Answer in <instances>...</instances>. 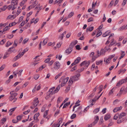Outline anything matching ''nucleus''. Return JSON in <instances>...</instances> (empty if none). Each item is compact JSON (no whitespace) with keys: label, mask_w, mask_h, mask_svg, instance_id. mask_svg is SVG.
<instances>
[{"label":"nucleus","mask_w":127,"mask_h":127,"mask_svg":"<svg viewBox=\"0 0 127 127\" xmlns=\"http://www.w3.org/2000/svg\"><path fill=\"white\" fill-rule=\"evenodd\" d=\"M14 36L12 34L11 35H7V37L9 39H11Z\"/></svg>","instance_id":"obj_52"},{"label":"nucleus","mask_w":127,"mask_h":127,"mask_svg":"<svg viewBox=\"0 0 127 127\" xmlns=\"http://www.w3.org/2000/svg\"><path fill=\"white\" fill-rule=\"evenodd\" d=\"M110 118V116L109 114H107L105 115L104 119L106 121L108 120Z\"/></svg>","instance_id":"obj_23"},{"label":"nucleus","mask_w":127,"mask_h":127,"mask_svg":"<svg viewBox=\"0 0 127 127\" xmlns=\"http://www.w3.org/2000/svg\"><path fill=\"white\" fill-rule=\"evenodd\" d=\"M62 98L60 97L58 98L57 101V103L58 104L62 100Z\"/></svg>","instance_id":"obj_37"},{"label":"nucleus","mask_w":127,"mask_h":127,"mask_svg":"<svg viewBox=\"0 0 127 127\" xmlns=\"http://www.w3.org/2000/svg\"><path fill=\"white\" fill-rule=\"evenodd\" d=\"M76 116V115L75 114H73L71 116V118L72 119L74 118Z\"/></svg>","instance_id":"obj_53"},{"label":"nucleus","mask_w":127,"mask_h":127,"mask_svg":"<svg viewBox=\"0 0 127 127\" xmlns=\"http://www.w3.org/2000/svg\"><path fill=\"white\" fill-rule=\"evenodd\" d=\"M6 39H3L0 42V44L1 45H2L4 44L5 42Z\"/></svg>","instance_id":"obj_43"},{"label":"nucleus","mask_w":127,"mask_h":127,"mask_svg":"<svg viewBox=\"0 0 127 127\" xmlns=\"http://www.w3.org/2000/svg\"><path fill=\"white\" fill-rule=\"evenodd\" d=\"M13 6L12 5V4H11L10 5L8 6L7 7V8L9 10H10L11 9L12 10V8H13Z\"/></svg>","instance_id":"obj_55"},{"label":"nucleus","mask_w":127,"mask_h":127,"mask_svg":"<svg viewBox=\"0 0 127 127\" xmlns=\"http://www.w3.org/2000/svg\"><path fill=\"white\" fill-rule=\"evenodd\" d=\"M29 40V39L28 38H26L23 40V43L24 44H25L28 42Z\"/></svg>","instance_id":"obj_46"},{"label":"nucleus","mask_w":127,"mask_h":127,"mask_svg":"<svg viewBox=\"0 0 127 127\" xmlns=\"http://www.w3.org/2000/svg\"><path fill=\"white\" fill-rule=\"evenodd\" d=\"M5 65L4 64L2 65L0 68V71H2L5 68Z\"/></svg>","instance_id":"obj_62"},{"label":"nucleus","mask_w":127,"mask_h":127,"mask_svg":"<svg viewBox=\"0 0 127 127\" xmlns=\"http://www.w3.org/2000/svg\"><path fill=\"white\" fill-rule=\"evenodd\" d=\"M80 76V74L78 73L71 77L68 81V83L70 85H72L73 82L77 81L79 79Z\"/></svg>","instance_id":"obj_1"},{"label":"nucleus","mask_w":127,"mask_h":127,"mask_svg":"<svg viewBox=\"0 0 127 127\" xmlns=\"http://www.w3.org/2000/svg\"><path fill=\"white\" fill-rule=\"evenodd\" d=\"M90 63V61H84L80 64V65L81 66H84L88 67Z\"/></svg>","instance_id":"obj_7"},{"label":"nucleus","mask_w":127,"mask_h":127,"mask_svg":"<svg viewBox=\"0 0 127 127\" xmlns=\"http://www.w3.org/2000/svg\"><path fill=\"white\" fill-rule=\"evenodd\" d=\"M16 72V73H14V77H16L17 74L18 76H20L21 75V72Z\"/></svg>","instance_id":"obj_21"},{"label":"nucleus","mask_w":127,"mask_h":127,"mask_svg":"<svg viewBox=\"0 0 127 127\" xmlns=\"http://www.w3.org/2000/svg\"><path fill=\"white\" fill-rule=\"evenodd\" d=\"M6 8L7 7H6V5H4L2 8H1L2 11H5V10L6 9Z\"/></svg>","instance_id":"obj_56"},{"label":"nucleus","mask_w":127,"mask_h":127,"mask_svg":"<svg viewBox=\"0 0 127 127\" xmlns=\"http://www.w3.org/2000/svg\"><path fill=\"white\" fill-rule=\"evenodd\" d=\"M59 122H58V124H57L58 125H60L61 124L62 122V118H60L59 120Z\"/></svg>","instance_id":"obj_45"},{"label":"nucleus","mask_w":127,"mask_h":127,"mask_svg":"<svg viewBox=\"0 0 127 127\" xmlns=\"http://www.w3.org/2000/svg\"><path fill=\"white\" fill-rule=\"evenodd\" d=\"M39 77V75H38L36 74L34 75V78L35 80H36Z\"/></svg>","instance_id":"obj_60"},{"label":"nucleus","mask_w":127,"mask_h":127,"mask_svg":"<svg viewBox=\"0 0 127 127\" xmlns=\"http://www.w3.org/2000/svg\"><path fill=\"white\" fill-rule=\"evenodd\" d=\"M101 54H104L105 53V51L103 49H101L100 51Z\"/></svg>","instance_id":"obj_57"},{"label":"nucleus","mask_w":127,"mask_h":127,"mask_svg":"<svg viewBox=\"0 0 127 127\" xmlns=\"http://www.w3.org/2000/svg\"><path fill=\"white\" fill-rule=\"evenodd\" d=\"M69 79V78L68 77H67L66 78L64 79L63 77H62L59 80V82H62L61 85L62 87L64 86L65 85L68 80Z\"/></svg>","instance_id":"obj_3"},{"label":"nucleus","mask_w":127,"mask_h":127,"mask_svg":"<svg viewBox=\"0 0 127 127\" xmlns=\"http://www.w3.org/2000/svg\"><path fill=\"white\" fill-rule=\"evenodd\" d=\"M68 86L67 87L65 90V91L67 92H68L69 90L70 89V86L71 85H70V84L68 83Z\"/></svg>","instance_id":"obj_34"},{"label":"nucleus","mask_w":127,"mask_h":127,"mask_svg":"<svg viewBox=\"0 0 127 127\" xmlns=\"http://www.w3.org/2000/svg\"><path fill=\"white\" fill-rule=\"evenodd\" d=\"M11 4L13 6V8H12V10H14L17 7L18 5V2L16 0H12L11 1Z\"/></svg>","instance_id":"obj_6"},{"label":"nucleus","mask_w":127,"mask_h":127,"mask_svg":"<svg viewBox=\"0 0 127 127\" xmlns=\"http://www.w3.org/2000/svg\"><path fill=\"white\" fill-rule=\"evenodd\" d=\"M103 118L102 117H101L100 119L99 124V125H101L102 124L103 122Z\"/></svg>","instance_id":"obj_44"},{"label":"nucleus","mask_w":127,"mask_h":127,"mask_svg":"<svg viewBox=\"0 0 127 127\" xmlns=\"http://www.w3.org/2000/svg\"><path fill=\"white\" fill-rule=\"evenodd\" d=\"M81 60V58L80 57H78L74 61V62L76 64H78L79 62Z\"/></svg>","instance_id":"obj_17"},{"label":"nucleus","mask_w":127,"mask_h":127,"mask_svg":"<svg viewBox=\"0 0 127 127\" xmlns=\"http://www.w3.org/2000/svg\"><path fill=\"white\" fill-rule=\"evenodd\" d=\"M122 108V106H121L119 107H117L114 108L113 110V112H115L121 110Z\"/></svg>","instance_id":"obj_13"},{"label":"nucleus","mask_w":127,"mask_h":127,"mask_svg":"<svg viewBox=\"0 0 127 127\" xmlns=\"http://www.w3.org/2000/svg\"><path fill=\"white\" fill-rule=\"evenodd\" d=\"M37 85H35L34 88L32 90L33 92L34 93L35 92L36 90L37 91H38L39 90L41 86L40 85H39L37 87V88L36 89V87Z\"/></svg>","instance_id":"obj_12"},{"label":"nucleus","mask_w":127,"mask_h":127,"mask_svg":"<svg viewBox=\"0 0 127 127\" xmlns=\"http://www.w3.org/2000/svg\"><path fill=\"white\" fill-rule=\"evenodd\" d=\"M102 34V32L101 31H99L97 33V34H96V37H98L100 35H101Z\"/></svg>","instance_id":"obj_39"},{"label":"nucleus","mask_w":127,"mask_h":127,"mask_svg":"<svg viewBox=\"0 0 127 127\" xmlns=\"http://www.w3.org/2000/svg\"><path fill=\"white\" fill-rule=\"evenodd\" d=\"M119 101L118 99H116L114 100L113 102V104L114 105H115Z\"/></svg>","instance_id":"obj_49"},{"label":"nucleus","mask_w":127,"mask_h":127,"mask_svg":"<svg viewBox=\"0 0 127 127\" xmlns=\"http://www.w3.org/2000/svg\"><path fill=\"white\" fill-rule=\"evenodd\" d=\"M60 67V64L59 62H56L55 63V66L54 67V69H58Z\"/></svg>","instance_id":"obj_9"},{"label":"nucleus","mask_w":127,"mask_h":127,"mask_svg":"<svg viewBox=\"0 0 127 127\" xmlns=\"http://www.w3.org/2000/svg\"><path fill=\"white\" fill-rule=\"evenodd\" d=\"M110 46H106L105 48V49L106 51H109L110 50V49L109 48Z\"/></svg>","instance_id":"obj_51"},{"label":"nucleus","mask_w":127,"mask_h":127,"mask_svg":"<svg viewBox=\"0 0 127 127\" xmlns=\"http://www.w3.org/2000/svg\"><path fill=\"white\" fill-rule=\"evenodd\" d=\"M54 89V87L50 89L49 91H48V93L49 94H51L52 95L55 94V93H53V92H54V91H53V90Z\"/></svg>","instance_id":"obj_18"},{"label":"nucleus","mask_w":127,"mask_h":127,"mask_svg":"<svg viewBox=\"0 0 127 127\" xmlns=\"http://www.w3.org/2000/svg\"><path fill=\"white\" fill-rule=\"evenodd\" d=\"M39 115V113H38L35 114L34 116V119L35 120H36L37 121H38V120L37 119V118L38 117Z\"/></svg>","instance_id":"obj_16"},{"label":"nucleus","mask_w":127,"mask_h":127,"mask_svg":"<svg viewBox=\"0 0 127 127\" xmlns=\"http://www.w3.org/2000/svg\"><path fill=\"white\" fill-rule=\"evenodd\" d=\"M126 115V114L125 113L122 112L121 113L120 115H119V119H121L123 117L125 116Z\"/></svg>","instance_id":"obj_14"},{"label":"nucleus","mask_w":127,"mask_h":127,"mask_svg":"<svg viewBox=\"0 0 127 127\" xmlns=\"http://www.w3.org/2000/svg\"><path fill=\"white\" fill-rule=\"evenodd\" d=\"M47 106V105L45 104L44 105L43 107L41 109V112H43L45 110V108L46 107V106Z\"/></svg>","instance_id":"obj_28"},{"label":"nucleus","mask_w":127,"mask_h":127,"mask_svg":"<svg viewBox=\"0 0 127 127\" xmlns=\"http://www.w3.org/2000/svg\"><path fill=\"white\" fill-rule=\"evenodd\" d=\"M116 87H115L113 88L110 91V92L109 93V95H110L112 94H113V92H114L115 90L116 89Z\"/></svg>","instance_id":"obj_24"},{"label":"nucleus","mask_w":127,"mask_h":127,"mask_svg":"<svg viewBox=\"0 0 127 127\" xmlns=\"http://www.w3.org/2000/svg\"><path fill=\"white\" fill-rule=\"evenodd\" d=\"M9 54V53H6V54H5L4 56H3V59H4L6 58L8 56H7V55H8Z\"/></svg>","instance_id":"obj_47"},{"label":"nucleus","mask_w":127,"mask_h":127,"mask_svg":"<svg viewBox=\"0 0 127 127\" xmlns=\"http://www.w3.org/2000/svg\"><path fill=\"white\" fill-rule=\"evenodd\" d=\"M15 98L14 96H13L12 95H10L9 98V99L10 101L12 100Z\"/></svg>","instance_id":"obj_50"},{"label":"nucleus","mask_w":127,"mask_h":127,"mask_svg":"<svg viewBox=\"0 0 127 127\" xmlns=\"http://www.w3.org/2000/svg\"><path fill=\"white\" fill-rule=\"evenodd\" d=\"M110 60L108 58L107 59L106 58L104 59V61L106 63H108L110 62Z\"/></svg>","instance_id":"obj_27"},{"label":"nucleus","mask_w":127,"mask_h":127,"mask_svg":"<svg viewBox=\"0 0 127 127\" xmlns=\"http://www.w3.org/2000/svg\"><path fill=\"white\" fill-rule=\"evenodd\" d=\"M93 21L94 20L92 17H91L89 18L88 20V22H91Z\"/></svg>","instance_id":"obj_54"},{"label":"nucleus","mask_w":127,"mask_h":127,"mask_svg":"<svg viewBox=\"0 0 127 127\" xmlns=\"http://www.w3.org/2000/svg\"><path fill=\"white\" fill-rule=\"evenodd\" d=\"M54 96H52V94H49L47 93L46 96L45 97V99H49V102H51L53 99L55 98Z\"/></svg>","instance_id":"obj_5"},{"label":"nucleus","mask_w":127,"mask_h":127,"mask_svg":"<svg viewBox=\"0 0 127 127\" xmlns=\"http://www.w3.org/2000/svg\"><path fill=\"white\" fill-rule=\"evenodd\" d=\"M77 41L76 40H75L74 41L70 43V46L72 47H73L74 45L77 43Z\"/></svg>","instance_id":"obj_20"},{"label":"nucleus","mask_w":127,"mask_h":127,"mask_svg":"<svg viewBox=\"0 0 127 127\" xmlns=\"http://www.w3.org/2000/svg\"><path fill=\"white\" fill-rule=\"evenodd\" d=\"M127 92V87L123 86L121 88L119 92L117 95V96H120L122 94H125Z\"/></svg>","instance_id":"obj_2"},{"label":"nucleus","mask_w":127,"mask_h":127,"mask_svg":"<svg viewBox=\"0 0 127 127\" xmlns=\"http://www.w3.org/2000/svg\"><path fill=\"white\" fill-rule=\"evenodd\" d=\"M103 61L102 60H100L99 61H96V64L97 65H99L100 64H102V63Z\"/></svg>","instance_id":"obj_30"},{"label":"nucleus","mask_w":127,"mask_h":127,"mask_svg":"<svg viewBox=\"0 0 127 127\" xmlns=\"http://www.w3.org/2000/svg\"><path fill=\"white\" fill-rule=\"evenodd\" d=\"M127 29V24L126 25L120 27L118 29V31H122L124 30H126Z\"/></svg>","instance_id":"obj_11"},{"label":"nucleus","mask_w":127,"mask_h":127,"mask_svg":"<svg viewBox=\"0 0 127 127\" xmlns=\"http://www.w3.org/2000/svg\"><path fill=\"white\" fill-rule=\"evenodd\" d=\"M119 114H116L114 116L113 118V119L115 120H117L118 118V117H119Z\"/></svg>","instance_id":"obj_40"},{"label":"nucleus","mask_w":127,"mask_h":127,"mask_svg":"<svg viewBox=\"0 0 127 127\" xmlns=\"http://www.w3.org/2000/svg\"><path fill=\"white\" fill-rule=\"evenodd\" d=\"M74 14V13L73 12H71L67 16V18H69L71 17Z\"/></svg>","instance_id":"obj_36"},{"label":"nucleus","mask_w":127,"mask_h":127,"mask_svg":"<svg viewBox=\"0 0 127 127\" xmlns=\"http://www.w3.org/2000/svg\"><path fill=\"white\" fill-rule=\"evenodd\" d=\"M18 121L17 119V120L16 119H13L12 120V122L13 123H17L18 122Z\"/></svg>","instance_id":"obj_64"},{"label":"nucleus","mask_w":127,"mask_h":127,"mask_svg":"<svg viewBox=\"0 0 127 127\" xmlns=\"http://www.w3.org/2000/svg\"><path fill=\"white\" fill-rule=\"evenodd\" d=\"M38 99V98L37 97H36L34 99L32 105L31 107V108L33 109L38 104L39 101Z\"/></svg>","instance_id":"obj_4"},{"label":"nucleus","mask_w":127,"mask_h":127,"mask_svg":"<svg viewBox=\"0 0 127 127\" xmlns=\"http://www.w3.org/2000/svg\"><path fill=\"white\" fill-rule=\"evenodd\" d=\"M22 116L21 115H19L17 117V119L18 121H20L22 119Z\"/></svg>","instance_id":"obj_31"},{"label":"nucleus","mask_w":127,"mask_h":127,"mask_svg":"<svg viewBox=\"0 0 127 127\" xmlns=\"http://www.w3.org/2000/svg\"><path fill=\"white\" fill-rule=\"evenodd\" d=\"M121 52L122 53L121 54V56L119 58V59L120 60L123 58L125 55L124 51H121Z\"/></svg>","instance_id":"obj_26"},{"label":"nucleus","mask_w":127,"mask_h":127,"mask_svg":"<svg viewBox=\"0 0 127 127\" xmlns=\"http://www.w3.org/2000/svg\"><path fill=\"white\" fill-rule=\"evenodd\" d=\"M124 119L123 118L122 119H118L117 121V123L118 124H119L121 123H122L123 121H124Z\"/></svg>","instance_id":"obj_25"},{"label":"nucleus","mask_w":127,"mask_h":127,"mask_svg":"<svg viewBox=\"0 0 127 127\" xmlns=\"http://www.w3.org/2000/svg\"><path fill=\"white\" fill-rule=\"evenodd\" d=\"M60 88V86L59 85L56 88L55 90L54 91V92L53 93H55L58 92Z\"/></svg>","instance_id":"obj_19"},{"label":"nucleus","mask_w":127,"mask_h":127,"mask_svg":"<svg viewBox=\"0 0 127 127\" xmlns=\"http://www.w3.org/2000/svg\"><path fill=\"white\" fill-rule=\"evenodd\" d=\"M17 39H15L13 45L15 47H16L17 46V44L16 43V42H17Z\"/></svg>","instance_id":"obj_59"},{"label":"nucleus","mask_w":127,"mask_h":127,"mask_svg":"<svg viewBox=\"0 0 127 127\" xmlns=\"http://www.w3.org/2000/svg\"><path fill=\"white\" fill-rule=\"evenodd\" d=\"M12 43H11L9 41H8L7 42L6 44V47H8L10 45H11Z\"/></svg>","instance_id":"obj_32"},{"label":"nucleus","mask_w":127,"mask_h":127,"mask_svg":"<svg viewBox=\"0 0 127 127\" xmlns=\"http://www.w3.org/2000/svg\"><path fill=\"white\" fill-rule=\"evenodd\" d=\"M72 47H69L68 49H66L65 51V53L67 54H69L72 51Z\"/></svg>","instance_id":"obj_10"},{"label":"nucleus","mask_w":127,"mask_h":127,"mask_svg":"<svg viewBox=\"0 0 127 127\" xmlns=\"http://www.w3.org/2000/svg\"><path fill=\"white\" fill-rule=\"evenodd\" d=\"M99 110V108H97L95 109L93 111V112L94 113L96 114L98 112Z\"/></svg>","instance_id":"obj_35"},{"label":"nucleus","mask_w":127,"mask_h":127,"mask_svg":"<svg viewBox=\"0 0 127 127\" xmlns=\"http://www.w3.org/2000/svg\"><path fill=\"white\" fill-rule=\"evenodd\" d=\"M62 73L61 72L59 73L55 77V79L56 80L62 74Z\"/></svg>","instance_id":"obj_41"},{"label":"nucleus","mask_w":127,"mask_h":127,"mask_svg":"<svg viewBox=\"0 0 127 127\" xmlns=\"http://www.w3.org/2000/svg\"><path fill=\"white\" fill-rule=\"evenodd\" d=\"M16 108V107L10 109L9 111V112H12L14 111L15 110Z\"/></svg>","instance_id":"obj_58"},{"label":"nucleus","mask_w":127,"mask_h":127,"mask_svg":"<svg viewBox=\"0 0 127 127\" xmlns=\"http://www.w3.org/2000/svg\"><path fill=\"white\" fill-rule=\"evenodd\" d=\"M47 38H45L43 40L42 42L43 45H45L47 43Z\"/></svg>","instance_id":"obj_33"},{"label":"nucleus","mask_w":127,"mask_h":127,"mask_svg":"<svg viewBox=\"0 0 127 127\" xmlns=\"http://www.w3.org/2000/svg\"><path fill=\"white\" fill-rule=\"evenodd\" d=\"M48 110H46L44 112V114L43 115V117L44 118H46L47 119V120H48L49 118L48 117V116L46 117V116L48 114Z\"/></svg>","instance_id":"obj_15"},{"label":"nucleus","mask_w":127,"mask_h":127,"mask_svg":"<svg viewBox=\"0 0 127 127\" xmlns=\"http://www.w3.org/2000/svg\"><path fill=\"white\" fill-rule=\"evenodd\" d=\"M77 66H75L71 69V71H73L77 69Z\"/></svg>","instance_id":"obj_38"},{"label":"nucleus","mask_w":127,"mask_h":127,"mask_svg":"<svg viewBox=\"0 0 127 127\" xmlns=\"http://www.w3.org/2000/svg\"><path fill=\"white\" fill-rule=\"evenodd\" d=\"M14 49V47H12L10 48L8 50V52H10L11 53H12L13 52V50H11V49H12L13 50V49Z\"/></svg>","instance_id":"obj_42"},{"label":"nucleus","mask_w":127,"mask_h":127,"mask_svg":"<svg viewBox=\"0 0 127 127\" xmlns=\"http://www.w3.org/2000/svg\"><path fill=\"white\" fill-rule=\"evenodd\" d=\"M45 66L44 65H43L41 66V67H40L39 68V70L38 71L41 70L43 69L45 67Z\"/></svg>","instance_id":"obj_48"},{"label":"nucleus","mask_w":127,"mask_h":127,"mask_svg":"<svg viewBox=\"0 0 127 127\" xmlns=\"http://www.w3.org/2000/svg\"><path fill=\"white\" fill-rule=\"evenodd\" d=\"M82 109V107L81 106L79 107L77 110L75 111V112H77L79 115H81L82 113V111L81 110Z\"/></svg>","instance_id":"obj_8"},{"label":"nucleus","mask_w":127,"mask_h":127,"mask_svg":"<svg viewBox=\"0 0 127 127\" xmlns=\"http://www.w3.org/2000/svg\"><path fill=\"white\" fill-rule=\"evenodd\" d=\"M94 29V27H91L87 28L86 32H91Z\"/></svg>","instance_id":"obj_22"},{"label":"nucleus","mask_w":127,"mask_h":127,"mask_svg":"<svg viewBox=\"0 0 127 127\" xmlns=\"http://www.w3.org/2000/svg\"><path fill=\"white\" fill-rule=\"evenodd\" d=\"M89 108V106H88L86 107L85 108L83 111V112L85 113L86 112Z\"/></svg>","instance_id":"obj_61"},{"label":"nucleus","mask_w":127,"mask_h":127,"mask_svg":"<svg viewBox=\"0 0 127 127\" xmlns=\"http://www.w3.org/2000/svg\"><path fill=\"white\" fill-rule=\"evenodd\" d=\"M97 96H96L95 97V98H94L92 100H90L89 102L91 103V102H95L96 100V99H97Z\"/></svg>","instance_id":"obj_29"},{"label":"nucleus","mask_w":127,"mask_h":127,"mask_svg":"<svg viewBox=\"0 0 127 127\" xmlns=\"http://www.w3.org/2000/svg\"><path fill=\"white\" fill-rule=\"evenodd\" d=\"M23 16H21L19 18V23L20 22L23 20Z\"/></svg>","instance_id":"obj_63"}]
</instances>
